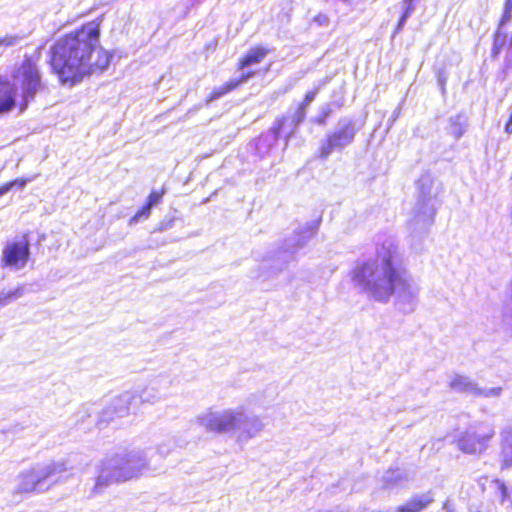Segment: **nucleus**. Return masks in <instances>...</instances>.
Here are the masks:
<instances>
[{
	"label": "nucleus",
	"instance_id": "4",
	"mask_svg": "<svg viewBox=\"0 0 512 512\" xmlns=\"http://www.w3.org/2000/svg\"><path fill=\"white\" fill-rule=\"evenodd\" d=\"M417 201L413 209V216L409 221V227L412 234H426L428 229L434 223L436 214L435 198L438 194V188L435 186L434 178L430 173H424L416 183Z\"/></svg>",
	"mask_w": 512,
	"mask_h": 512
},
{
	"label": "nucleus",
	"instance_id": "33",
	"mask_svg": "<svg viewBox=\"0 0 512 512\" xmlns=\"http://www.w3.org/2000/svg\"><path fill=\"white\" fill-rule=\"evenodd\" d=\"M161 198H162V193L153 191L148 196L146 204H148L150 207H153L161 201Z\"/></svg>",
	"mask_w": 512,
	"mask_h": 512
},
{
	"label": "nucleus",
	"instance_id": "24",
	"mask_svg": "<svg viewBox=\"0 0 512 512\" xmlns=\"http://www.w3.org/2000/svg\"><path fill=\"white\" fill-rule=\"evenodd\" d=\"M134 393L136 394V400L142 403L153 404L161 398L159 393L150 389L148 384L142 389H137Z\"/></svg>",
	"mask_w": 512,
	"mask_h": 512
},
{
	"label": "nucleus",
	"instance_id": "37",
	"mask_svg": "<svg viewBox=\"0 0 512 512\" xmlns=\"http://www.w3.org/2000/svg\"><path fill=\"white\" fill-rule=\"evenodd\" d=\"M329 113H330V109L327 106L325 108V110L323 111V113L316 118V122L318 124H325L326 118L329 116Z\"/></svg>",
	"mask_w": 512,
	"mask_h": 512
},
{
	"label": "nucleus",
	"instance_id": "3",
	"mask_svg": "<svg viewBox=\"0 0 512 512\" xmlns=\"http://www.w3.org/2000/svg\"><path fill=\"white\" fill-rule=\"evenodd\" d=\"M148 470L149 462L146 451L121 452L107 457L99 466L93 493H101L110 484L138 478Z\"/></svg>",
	"mask_w": 512,
	"mask_h": 512
},
{
	"label": "nucleus",
	"instance_id": "10",
	"mask_svg": "<svg viewBox=\"0 0 512 512\" xmlns=\"http://www.w3.org/2000/svg\"><path fill=\"white\" fill-rule=\"evenodd\" d=\"M316 225L308 224L301 228L299 232H295L284 241L282 247L277 251L276 259L287 263L294 258V254L303 248L308 241L314 236Z\"/></svg>",
	"mask_w": 512,
	"mask_h": 512
},
{
	"label": "nucleus",
	"instance_id": "8",
	"mask_svg": "<svg viewBox=\"0 0 512 512\" xmlns=\"http://www.w3.org/2000/svg\"><path fill=\"white\" fill-rule=\"evenodd\" d=\"M236 409H209L196 418L199 426L207 432L230 433L235 431V423L240 420Z\"/></svg>",
	"mask_w": 512,
	"mask_h": 512
},
{
	"label": "nucleus",
	"instance_id": "32",
	"mask_svg": "<svg viewBox=\"0 0 512 512\" xmlns=\"http://www.w3.org/2000/svg\"><path fill=\"white\" fill-rule=\"evenodd\" d=\"M313 24H315L316 27L322 28L327 27L329 23L328 16L324 13H319L316 16H314L311 20Z\"/></svg>",
	"mask_w": 512,
	"mask_h": 512
},
{
	"label": "nucleus",
	"instance_id": "26",
	"mask_svg": "<svg viewBox=\"0 0 512 512\" xmlns=\"http://www.w3.org/2000/svg\"><path fill=\"white\" fill-rule=\"evenodd\" d=\"M416 1L417 0H403L402 1L403 13L401 14V16L398 20L396 30L399 31V30L403 29L406 19L413 13V11L415 9Z\"/></svg>",
	"mask_w": 512,
	"mask_h": 512
},
{
	"label": "nucleus",
	"instance_id": "2",
	"mask_svg": "<svg viewBox=\"0 0 512 512\" xmlns=\"http://www.w3.org/2000/svg\"><path fill=\"white\" fill-rule=\"evenodd\" d=\"M99 35L65 34L51 47L50 64L62 84L72 86L108 68L112 54L101 47Z\"/></svg>",
	"mask_w": 512,
	"mask_h": 512
},
{
	"label": "nucleus",
	"instance_id": "16",
	"mask_svg": "<svg viewBox=\"0 0 512 512\" xmlns=\"http://www.w3.org/2000/svg\"><path fill=\"white\" fill-rule=\"evenodd\" d=\"M255 75V71H247L240 73L239 76L231 78L225 84L220 87L215 88L209 97L206 99V104H210L211 102L221 98L228 92L238 88L241 84L246 83L249 79H251Z\"/></svg>",
	"mask_w": 512,
	"mask_h": 512
},
{
	"label": "nucleus",
	"instance_id": "9",
	"mask_svg": "<svg viewBox=\"0 0 512 512\" xmlns=\"http://www.w3.org/2000/svg\"><path fill=\"white\" fill-rule=\"evenodd\" d=\"M30 257V243L24 236L18 241L7 243L3 249L2 263L13 270L23 269Z\"/></svg>",
	"mask_w": 512,
	"mask_h": 512
},
{
	"label": "nucleus",
	"instance_id": "17",
	"mask_svg": "<svg viewBox=\"0 0 512 512\" xmlns=\"http://www.w3.org/2000/svg\"><path fill=\"white\" fill-rule=\"evenodd\" d=\"M269 53V49L263 46H256L248 50V52L239 60L238 69L242 72L252 71L250 67L259 64Z\"/></svg>",
	"mask_w": 512,
	"mask_h": 512
},
{
	"label": "nucleus",
	"instance_id": "11",
	"mask_svg": "<svg viewBox=\"0 0 512 512\" xmlns=\"http://www.w3.org/2000/svg\"><path fill=\"white\" fill-rule=\"evenodd\" d=\"M449 387L458 393L485 398L499 397L502 391L500 387L480 388L470 377L460 374H454L450 377Z\"/></svg>",
	"mask_w": 512,
	"mask_h": 512
},
{
	"label": "nucleus",
	"instance_id": "14",
	"mask_svg": "<svg viewBox=\"0 0 512 512\" xmlns=\"http://www.w3.org/2000/svg\"><path fill=\"white\" fill-rule=\"evenodd\" d=\"M494 430L489 429L485 433L467 431L459 438L458 447L467 454L481 453L485 450L487 442L493 437Z\"/></svg>",
	"mask_w": 512,
	"mask_h": 512
},
{
	"label": "nucleus",
	"instance_id": "18",
	"mask_svg": "<svg viewBox=\"0 0 512 512\" xmlns=\"http://www.w3.org/2000/svg\"><path fill=\"white\" fill-rule=\"evenodd\" d=\"M14 85L0 80V115L11 111L16 104Z\"/></svg>",
	"mask_w": 512,
	"mask_h": 512
},
{
	"label": "nucleus",
	"instance_id": "15",
	"mask_svg": "<svg viewBox=\"0 0 512 512\" xmlns=\"http://www.w3.org/2000/svg\"><path fill=\"white\" fill-rule=\"evenodd\" d=\"M306 111L307 107L299 105L293 114L278 119L270 129L274 140H277L280 137V132L284 129L285 123L287 121H291V129L289 130V134H293L295 129L304 121L306 117Z\"/></svg>",
	"mask_w": 512,
	"mask_h": 512
},
{
	"label": "nucleus",
	"instance_id": "29",
	"mask_svg": "<svg viewBox=\"0 0 512 512\" xmlns=\"http://www.w3.org/2000/svg\"><path fill=\"white\" fill-rule=\"evenodd\" d=\"M151 209L152 207L145 203L144 206L130 219V223H137L142 219H147L151 213Z\"/></svg>",
	"mask_w": 512,
	"mask_h": 512
},
{
	"label": "nucleus",
	"instance_id": "30",
	"mask_svg": "<svg viewBox=\"0 0 512 512\" xmlns=\"http://www.w3.org/2000/svg\"><path fill=\"white\" fill-rule=\"evenodd\" d=\"M494 484L496 485L499 493H500V501L504 503L510 499V493L506 484L499 479L494 480Z\"/></svg>",
	"mask_w": 512,
	"mask_h": 512
},
{
	"label": "nucleus",
	"instance_id": "28",
	"mask_svg": "<svg viewBox=\"0 0 512 512\" xmlns=\"http://www.w3.org/2000/svg\"><path fill=\"white\" fill-rule=\"evenodd\" d=\"M507 34H494L492 54L498 55L506 42Z\"/></svg>",
	"mask_w": 512,
	"mask_h": 512
},
{
	"label": "nucleus",
	"instance_id": "6",
	"mask_svg": "<svg viewBox=\"0 0 512 512\" xmlns=\"http://www.w3.org/2000/svg\"><path fill=\"white\" fill-rule=\"evenodd\" d=\"M355 135L354 120L348 117L341 118L335 128L320 142L319 157L326 160L332 153L343 151L353 143Z\"/></svg>",
	"mask_w": 512,
	"mask_h": 512
},
{
	"label": "nucleus",
	"instance_id": "41",
	"mask_svg": "<svg viewBox=\"0 0 512 512\" xmlns=\"http://www.w3.org/2000/svg\"><path fill=\"white\" fill-rule=\"evenodd\" d=\"M511 123H512V113H511V116H510L509 122H508V123H507V125H506V131H507V132H509V131H510L509 129H511V126H510V124H511Z\"/></svg>",
	"mask_w": 512,
	"mask_h": 512
},
{
	"label": "nucleus",
	"instance_id": "22",
	"mask_svg": "<svg viewBox=\"0 0 512 512\" xmlns=\"http://www.w3.org/2000/svg\"><path fill=\"white\" fill-rule=\"evenodd\" d=\"M405 481L406 478L400 469H389L382 477V487L387 490L394 489Z\"/></svg>",
	"mask_w": 512,
	"mask_h": 512
},
{
	"label": "nucleus",
	"instance_id": "38",
	"mask_svg": "<svg viewBox=\"0 0 512 512\" xmlns=\"http://www.w3.org/2000/svg\"><path fill=\"white\" fill-rule=\"evenodd\" d=\"M291 129V121H287L285 123V126H284V129L280 132L281 133H285L286 134V141H288V139L290 138V136L292 134H289V130Z\"/></svg>",
	"mask_w": 512,
	"mask_h": 512
},
{
	"label": "nucleus",
	"instance_id": "35",
	"mask_svg": "<svg viewBox=\"0 0 512 512\" xmlns=\"http://www.w3.org/2000/svg\"><path fill=\"white\" fill-rule=\"evenodd\" d=\"M14 43H15L14 37H4V38L0 39V49H2L4 47L12 46V45H14ZM1 52H2V50H0V53Z\"/></svg>",
	"mask_w": 512,
	"mask_h": 512
},
{
	"label": "nucleus",
	"instance_id": "12",
	"mask_svg": "<svg viewBox=\"0 0 512 512\" xmlns=\"http://www.w3.org/2000/svg\"><path fill=\"white\" fill-rule=\"evenodd\" d=\"M240 420L235 423V431L238 433V441L247 442L254 438L264 427L258 416L247 415L243 407L237 408Z\"/></svg>",
	"mask_w": 512,
	"mask_h": 512
},
{
	"label": "nucleus",
	"instance_id": "19",
	"mask_svg": "<svg viewBox=\"0 0 512 512\" xmlns=\"http://www.w3.org/2000/svg\"><path fill=\"white\" fill-rule=\"evenodd\" d=\"M434 501L431 491L412 497L406 504L398 508V512H421Z\"/></svg>",
	"mask_w": 512,
	"mask_h": 512
},
{
	"label": "nucleus",
	"instance_id": "13",
	"mask_svg": "<svg viewBox=\"0 0 512 512\" xmlns=\"http://www.w3.org/2000/svg\"><path fill=\"white\" fill-rule=\"evenodd\" d=\"M134 402H136V394L134 392L126 391L122 393L102 412L98 424L101 425L103 422H109L113 420L114 416L124 417L129 413Z\"/></svg>",
	"mask_w": 512,
	"mask_h": 512
},
{
	"label": "nucleus",
	"instance_id": "20",
	"mask_svg": "<svg viewBox=\"0 0 512 512\" xmlns=\"http://www.w3.org/2000/svg\"><path fill=\"white\" fill-rule=\"evenodd\" d=\"M501 442L502 469L512 467V428L503 430Z\"/></svg>",
	"mask_w": 512,
	"mask_h": 512
},
{
	"label": "nucleus",
	"instance_id": "1",
	"mask_svg": "<svg viewBox=\"0 0 512 512\" xmlns=\"http://www.w3.org/2000/svg\"><path fill=\"white\" fill-rule=\"evenodd\" d=\"M350 277L354 287L370 299L387 303L395 297L403 313H412L418 305L420 287L401 267L399 249L392 239L377 247L375 259L357 261Z\"/></svg>",
	"mask_w": 512,
	"mask_h": 512
},
{
	"label": "nucleus",
	"instance_id": "25",
	"mask_svg": "<svg viewBox=\"0 0 512 512\" xmlns=\"http://www.w3.org/2000/svg\"><path fill=\"white\" fill-rule=\"evenodd\" d=\"M25 293L24 286H18L17 288L10 291L0 292V307H4L14 300L19 299Z\"/></svg>",
	"mask_w": 512,
	"mask_h": 512
},
{
	"label": "nucleus",
	"instance_id": "5",
	"mask_svg": "<svg viewBox=\"0 0 512 512\" xmlns=\"http://www.w3.org/2000/svg\"><path fill=\"white\" fill-rule=\"evenodd\" d=\"M65 471L67 467L63 461L37 464L19 476L18 491L25 493L46 491L60 479Z\"/></svg>",
	"mask_w": 512,
	"mask_h": 512
},
{
	"label": "nucleus",
	"instance_id": "23",
	"mask_svg": "<svg viewBox=\"0 0 512 512\" xmlns=\"http://www.w3.org/2000/svg\"><path fill=\"white\" fill-rule=\"evenodd\" d=\"M150 389L159 393V396L168 391L171 386V379L167 375H158L148 383Z\"/></svg>",
	"mask_w": 512,
	"mask_h": 512
},
{
	"label": "nucleus",
	"instance_id": "27",
	"mask_svg": "<svg viewBox=\"0 0 512 512\" xmlns=\"http://www.w3.org/2000/svg\"><path fill=\"white\" fill-rule=\"evenodd\" d=\"M26 184L27 180L25 179H16L10 181L0 187V197L11 191L14 187H17L19 190H22Z\"/></svg>",
	"mask_w": 512,
	"mask_h": 512
},
{
	"label": "nucleus",
	"instance_id": "42",
	"mask_svg": "<svg viewBox=\"0 0 512 512\" xmlns=\"http://www.w3.org/2000/svg\"><path fill=\"white\" fill-rule=\"evenodd\" d=\"M159 452H160V454H162V455L165 453V451L162 449V447H160V448H159Z\"/></svg>",
	"mask_w": 512,
	"mask_h": 512
},
{
	"label": "nucleus",
	"instance_id": "40",
	"mask_svg": "<svg viewBox=\"0 0 512 512\" xmlns=\"http://www.w3.org/2000/svg\"><path fill=\"white\" fill-rule=\"evenodd\" d=\"M505 7H509L510 11L512 12V0H506Z\"/></svg>",
	"mask_w": 512,
	"mask_h": 512
},
{
	"label": "nucleus",
	"instance_id": "36",
	"mask_svg": "<svg viewBox=\"0 0 512 512\" xmlns=\"http://www.w3.org/2000/svg\"><path fill=\"white\" fill-rule=\"evenodd\" d=\"M512 18V12L510 11L509 7L504 8L503 15L500 20V25H503L504 23L510 21Z\"/></svg>",
	"mask_w": 512,
	"mask_h": 512
},
{
	"label": "nucleus",
	"instance_id": "7",
	"mask_svg": "<svg viewBox=\"0 0 512 512\" xmlns=\"http://www.w3.org/2000/svg\"><path fill=\"white\" fill-rule=\"evenodd\" d=\"M14 84L19 85L21 88L24 102L21 106V110H24L28 102L35 97L36 93L43 86L40 72L31 58L26 57L15 72Z\"/></svg>",
	"mask_w": 512,
	"mask_h": 512
},
{
	"label": "nucleus",
	"instance_id": "21",
	"mask_svg": "<svg viewBox=\"0 0 512 512\" xmlns=\"http://www.w3.org/2000/svg\"><path fill=\"white\" fill-rule=\"evenodd\" d=\"M467 118L464 114H457L449 118L448 133L455 139H459L465 133Z\"/></svg>",
	"mask_w": 512,
	"mask_h": 512
},
{
	"label": "nucleus",
	"instance_id": "34",
	"mask_svg": "<svg viewBox=\"0 0 512 512\" xmlns=\"http://www.w3.org/2000/svg\"><path fill=\"white\" fill-rule=\"evenodd\" d=\"M316 95H317V89L313 90V91H309L306 95H305V98L303 100V102L300 104L302 106H305L308 108V106L314 101V99L316 98Z\"/></svg>",
	"mask_w": 512,
	"mask_h": 512
},
{
	"label": "nucleus",
	"instance_id": "31",
	"mask_svg": "<svg viewBox=\"0 0 512 512\" xmlns=\"http://www.w3.org/2000/svg\"><path fill=\"white\" fill-rule=\"evenodd\" d=\"M100 31V20L95 19L83 24L77 32H99Z\"/></svg>",
	"mask_w": 512,
	"mask_h": 512
},
{
	"label": "nucleus",
	"instance_id": "39",
	"mask_svg": "<svg viewBox=\"0 0 512 512\" xmlns=\"http://www.w3.org/2000/svg\"><path fill=\"white\" fill-rule=\"evenodd\" d=\"M443 509L446 510V512H453L449 506L448 501H446L443 505Z\"/></svg>",
	"mask_w": 512,
	"mask_h": 512
},
{
	"label": "nucleus",
	"instance_id": "43",
	"mask_svg": "<svg viewBox=\"0 0 512 512\" xmlns=\"http://www.w3.org/2000/svg\"><path fill=\"white\" fill-rule=\"evenodd\" d=\"M168 227H170V225H166L165 227H162L161 229H168Z\"/></svg>",
	"mask_w": 512,
	"mask_h": 512
}]
</instances>
